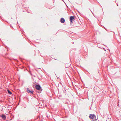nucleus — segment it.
<instances>
[{"label": "nucleus", "mask_w": 121, "mask_h": 121, "mask_svg": "<svg viewBox=\"0 0 121 121\" xmlns=\"http://www.w3.org/2000/svg\"><path fill=\"white\" fill-rule=\"evenodd\" d=\"M74 16H71L70 17V21L71 23H73V21L74 19Z\"/></svg>", "instance_id": "obj_1"}, {"label": "nucleus", "mask_w": 121, "mask_h": 121, "mask_svg": "<svg viewBox=\"0 0 121 121\" xmlns=\"http://www.w3.org/2000/svg\"><path fill=\"white\" fill-rule=\"evenodd\" d=\"M0 117H1L4 120H5L6 118V116L4 114H2L1 115H0Z\"/></svg>", "instance_id": "obj_2"}, {"label": "nucleus", "mask_w": 121, "mask_h": 121, "mask_svg": "<svg viewBox=\"0 0 121 121\" xmlns=\"http://www.w3.org/2000/svg\"><path fill=\"white\" fill-rule=\"evenodd\" d=\"M35 87L36 89L38 90H40L41 88L40 85H36Z\"/></svg>", "instance_id": "obj_3"}, {"label": "nucleus", "mask_w": 121, "mask_h": 121, "mask_svg": "<svg viewBox=\"0 0 121 121\" xmlns=\"http://www.w3.org/2000/svg\"><path fill=\"white\" fill-rule=\"evenodd\" d=\"M26 91L28 93H30L31 94H33V91H31L30 90H29V88H27Z\"/></svg>", "instance_id": "obj_4"}, {"label": "nucleus", "mask_w": 121, "mask_h": 121, "mask_svg": "<svg viewBox=\"0 0 121 121\" xmlns=\"http://www.w3.org/2000/svg\"><path fill=\"white\" fill-rule=\"evenodd\" d=\"M95 116L94 114H90L89 116V117L90 119H93L94 118Z\"/></svg>", "instance_id": "obj_5"}, {"label": "nucleus", "mask_w": 121, "mask_h": 121, "mask_svg": "<svg viewBox=\"0 0 121 121\" xmlns=\"http://www.w3.org/2000/svg\"><path fill=\"white\" fill-rule=\"evenodd\" d=\"M60 22L62 23H64L65 22V20L63 18H61L60 19Z\"/></svg>", "instance_id": "obj_6"}, {"label": "nucleus", "mask_w": 121, "mask_h": 121, "mask_svg": "<svg viewBox=\"0 0 121 121\" xmlns=\"http://www.w3.org/2000/svg\"><path fill=\"white\" fill-rule=\"evenodd\" d=\"M8 93L10 95H11L12 94V92L9 90H8Z\"/></svg>", "instance_id": "obj_7"}, {"label": "nucleus", "mask_w": 121, "mask_h": 121, "mask_svg": "<svg viewBox=\"0 0 121 121\" xmlns=\"http://www.w3.org/2000/svg\"><path fill=\"white\" fill-rule=\"evenodd\" d=\"M117 6H118V4H117Z\"/></svg>", "instance_id": "obj_8"}, {"label": "nucleus", "mask_w": 121, "mask_h": 121, "mask_svg": "<svg viewBox=\"0 0 121 121\" xmlns=\"http://www.w3.org/2000/svg\"><path fill=\"white\" fill-rule=\"evenodd\" d=\"M119 105V104H118V106Z\"/></svg>", "instance_id": "obj_9"}]
</instances>
